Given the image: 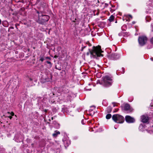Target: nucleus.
<instances>
[{
    "label": "nucleus",
    "mask_w": 153,
    "mask_h": 153,
    "mask_svg": "<svg viewBox=\"0 0 153 153\" xmlns=\"http://www.w3.org/2000/svg\"><path fill=\"white\" fill-rule=\"evenodd\" d=\"M85 47H85V46H83V47H82V48H83V49L82 50H83L84 48H85Z\"/></svg>",
    "instance_id": "nucleus-33"
},
{
    "label": "nucleus",
    "mask_w": 153,
    "mask_h": 153,
    "mask_svg": "<svg viewBox=\"0 0 153 153\" xmlns=\"http://www.w3.org/2000/svg\"><path fill=\"white\" fill-rule=\"evenodd\" d=\"M132 19V17L131 15H126L123 18V20L124 21L125 20H126V21H128V19H129V21L130 19Z\"/></svg>",
    "instance_id": "nucleus-11"
},
{
    "label": "nucleus",
    "mask_w": 153,
    "mask_h": 153,
    "mask_svg": "<svg viewBox=\"0 0 153 153\" xmlns=\"http://www.w3.org/2000/svg\"><path fill=\"white\" fill-rule=\"evenodd\" d=\"M112 83V78L109 76H106L103 79L102 83L105 86H109L111 85Z\"/></svg>",
    "instance_id": "nucleus-4"
},
{
    "label": "nucleus",
    "mask_w": 153,
    "mask_h": 153,
    "mask_svg": "<svg viewBox=\"0 0 153 153\" xmlns=\"http://www.w3.org/2000/svg\"><path fill=\"white\" fill-rule=\"evenodd\" d=\"M89 52L86 53L87 55H88L90 53L91 56H92L93 58L103 56V55L101 54V53L103 51L101 50V47L100 46L96 47L94 46L92 50H90L89 49Z\"/></svg>",
    "instance_id": "nucleus-1"
},
{
    "label": "nucleus",
    "mask_w": 153,
    "mask_h": 153,
    "mask_svg": "<svg viewBox=\"0 0 153 153\" xmlns=\"http://www.w3.org/2000/svg\"><path fill=\"white\" fill-rule=\"evenodd\" d=\"M46 59H49V57H46Z\"/></svg>",
    "instance_id": "nucleus-36"
},
{
    "label": "nucleus",
    "mask_w": 153,
    "mask_h": 153,
    "mask_svg": "<svg viewBox=\"0 0 153 153\" xmlns=\"http://www.w3.org/2000/svg\"><path fill=\"white\" fill-rule=\"evenodd\" d=\"M90 45H90V44H89V46H90Z\"/></svg>",
    "instance_id": "nucleus-39"
},
{
    "label": "nucleus",
    "mask_w": 153,
    "mask_h": 153,
    "mask_svg": "<svg viewBox=\"0 0 153 153\" xmlns=\"http://www.w3.org/2000/svg\"><path fill=\"white\" fill-rule=\"evenodd\" d=\"M108 56L110 59L114 60H116L118 59L120 57L119 54L115 53L109 54Z\"/></svg>",
    "instance_id": "nucleus-7"
},
{
    "label": "nucleus",
    "mask_w": 153,
    "mask_h": 153,
    "mask_svg": "<svg viewBox=\"0 0 153 153\" xmlns=\"http://www.w3.org/2000/svg\"><path fill=\"white\" fill-rule=\"evenodd\" d=\"M53 124L54 125V127L56 128H59L60 127V124L57 123L56 121H54L53 122Z\"/></svg>",
    "instance_id": "nucleus-12"
},
{
    "label": "nucleus",
    "mask_w": 153,
    "mask_h": 153,
    "mask_svg": "<svg viewBox=\"0 0 153 153\" xmlns=\"http://www.w3.org/2000/svg\"><path fill=\"white\" fill-rule=\"evenodd\" d=\"M141 121L143 123H147L149 122V118L147 115H143L141 116Z\"/></svg>",
    "instance_id": "nucleus-8"
},
{
    "label": "nucleus",
    "mask_w": 153,
    "mask_h": 153,
    "mask_svg": "<svg viewBox=\"0 0 153 153\" xmlns=\"http://www.w3.org/2000/svg\"><path fill=\"white\" fill-rule=\"evenodd\" d=\"M63 141L65 146H68L71 143L70 140L68 138H65L63 139Z\"/></svg>",
    "instance_id": "nucleus-10"
},
{
    "label": "nucleus",
    "mask_w": 153,
    "mask_h": 153,
    "mask_svg": "<svg viewBox=\"0 0 153 153\" xmlns=\"http://www.w3.org/2000/svg\"><path fill=\"white\" fill-rule=\"evenodd\" d=\"M112 104H113V105L114 107V106H116L115 104V103H114V102L112 103Z\"/></svg>",
    "instance_id": "nucleus-31"
},
{
    "label": "nucleus",
    "mask_w": 153,
    "mask_h": 153,
    "mask_svg": "<svg viewBox=\"0 0 153 153\" xmlns=\"http://www.w3.org/2000/svg\"><path fill=\"white\" fill-rule=\"evenodd\" d=\"M147 40V38L145 36H140L138 39L139 44L141 46L144 45L146 43Z\"/></svg>",
    "instance_id": "nucleus-6"
},
{
    "label": "nucleus",
    "mask_w": 153,
    "mask_h": 153,
    "mask_svg": "<svg viewBox=\"0 0 153 153\" xmlns=\"http://www.w3.org/2000/svg\"><path fill=\"white\" fill-rule=\"evenodd\" d=\"M44 60V59L43 57H41L40 59V61H41L42 62H43Z\"/></svg>",
    "instance_id": "nucleus-22"
},
{
    "label": "nucleus",
    "mask_w": 153,
    "mask_h": 153,
    "mask_svg": "<svg viewBox=\"0 0 153 153\" xmlns=\"http://www.w3.org/2000/svg\"><path fill=\"white\" fill-rule=\"evenodd\" d=\"M7 117H9L10 119H11L12 118V117L11 116H8Z\"/></svg>",
    "instance_id": "nucleus-29"
},
{
    "label": "nucleus",
    "mask_w": 153,
    "mask_h": 153,
    "mask_svg": "<svg viewBox=\"0 0 153 153\" xmlns=\"http://www.w3.org/2000/svg\"><path fill=\"white\" fill-rule=\"evenodd\" d=\"M114 128L115 129H116L117 128H115V127H114Z\"/></svg>",
    "instance_id": "nucleus-37"
},
{
    "label": "nucleus",
    "mask_w": 153,
    "mask_h": 153,
    "mask_svg": "<svg viewBox=\"0 0 153 153\" xmlns=\"http://www.w3.org/2000/svg\"><path fill=\"white\" fill-rule=\"evenodd\" d=\"M28 82H31L32 81V79L30 78H28Z\"/></svg>",
    "instance_id": "nucleus-25"
},
{
    "label": "nucleus",
    "mask_w": 153,
    "mask_h": 153,
    "mask_svg": "<svg viewBox=\"0 0 153 153\" xmlns=\"http://www.w3.org/2000/svg\"><path fill=\"white\" fill-rule=\"evenodd\" d=\"M117 21H116V22H115L116 23H117Z\"/></svg>",
    "instance_id": "nucleus-38"
},
{
    "label": "nucleus",
    "mask_w": 153,
    "mask_h": 153,
    "mask_svg": "<svg viewBox=\"0 0 153 153\" xmlns=\"http://www.w3.org/2000/svg\"><path fill=\"white\" fill-rule=\"evenodd\" d=\"M112 119L114 121L117 123H122L124 121V118L122 115L115 114L113 115Z\"/></svg>",
    "instance_id": "nucleus-3"
},
{
    "label": "nucleus",
    "mask_w": 153,
    "mask_h": 153,
    "mask_svg": "<svg viewBox=\"0 0 153 153\" xmlns=\"http://www.w3.org/2000/svg\"><path fill=\"white\" fill-rule=\"evenodd\" d=\"M152 19L150 16H147L146 17V22H149Z\"/></svg>",
    "instance_id": "nucleus-16"
},
{
    "label": "nucleus",
    "mask_w": 153,
    "mask_h": 153,
    "mask_svg": "<svg viewBox=\"0 0 153 153\" xmlns=\"http://www.w3.org/2000/svg\"><path fill=\"white\" fill-rule=\"evenodd\" d=\"M122 70H123V74L125 72L124 68H123Z\"/></svg>",
    "instance_id": "nucleus-26"
},
{
    "label": "nucleus",
    "mask_w": 153,
    "mask_h": 153,
    "mask_svg": "<svg viewBox=\"0 0 153 153\" xmlns=\"http://www.w3.org/2000/svg\"><path fill=\"white\" fill-rule=\"evenodd\" d=\"M147 131L149 133L151 134L153 132V125L152 126V127H151L150 128H148Z\"/></svg>",
    "instance_id": "nucleus-14"
},
{
    "label": "nucleus",
    "mask_w": 153,
    "mask_h": 153,
    "mask_svg": "<svg viewBox=\"0 0 153 153\" xmlns=\"http://www.w3.org/2000/svg\"><path fill=\"white\" fill-rule=\"evenodd\" d=\"M112 109V108L111 106H108L106 110L107 113H109L111 112Z\"/></svg>",
    "instance_id": "nucleus-15"
},
{
    "label": "nucleus",
    "mask_w": 153,
    "mask_h": 153,
    "mask_svg": "<svg viewBox=\"0 0 153 153\" xmlns=\"http://www.w3.org/2000/svg\"><path fill=\"white\" fill-rule=\"evenodd\" d=\"M144 127L142 124H140L139 127V129L140 131H143L144 130Z\"/></svg>",
    "instance_id": "nucleus-17"
},
{
    "label": "nucleus",
    "mask_w": 153,
    "mask_h": 153,
    "mask_svg": "<svg viewBox=\"0 0 153 153\" xmlns=\"http://www.w3.org/2000/svg\"><path fill=\"white\" fill-rule=\"evenodd\" d=\"M150 41L151 43L153 45V37L151 39Z\"/></svg>",
    "instance_id": "nucleus-24"
},
{
    "label": "nucleus",
    "mask_w": 153,
    "mask_h": 153,
    "mask_svg": "<svg viewBox=\"0 0 153 153\" xmlns=\"http://www.w3.org/2000/svg\"><path fill=\"white\" fill-rule=\"evenodd\" d=\"M7 113L10 114L12 116H13L14 115V114L13 112H11V113L9 112H8Z\"/></svg>",
    "instance_id": "nucleus-20"
},
{
    "label": "nucleus",
    "mask_w": 153,
    "mask_h": 153,
    "mask_svg": "<svg viewBox=\"0 0 153 153\" xmlns=\"http://www.w3.org/2000/svg\"><path fill=\"white\" fill-rule=\"evenodd\" d=\"M114 18V17L113 16L111 15L109 17V18L108 19V20H109V21L110 22H111L113 21Z\"/></svg>",
    "instance_id": "nucleus-18"
},
{
    "label": "nucleus",
    "mask_w": 153,
    "mask_h": 153,
    "mask_svg": "<svg viewBox=\"0 0 153 153\" xmlns=\"http://www.w3.org/2000/svg\"><path fill=\"white\" fill-rule=\"evenodd\" d=\"M126 25H124L122 27V28H123V27H126Z\"/></svg>",
    "instance_id": "nucleus-30"
},
{
    "label": "nucleus",
    "mask_w": 153,
    "mask_h": 153,
    "mask_svg": "<svg viewBox=\"0 0 153 153\" xmlns=\"http://www.w3.org/2000/svg\"><path fill=\"white\" fill-rule=\"evenodd\" d=\"M60 134V132L59 131H56L54 132L52 135L53 137H57L58 135L59 134Z\"/></svg>",
    "instance_id": "nucleus-13"
},
{
    "label": "nucleus",
    "mask_w": 153,
    "mask_h": 153,
    "mask_svg": "<svg viewBox=\"0 0 153 153\" xmlns=\"http://www.w3.org/2000/svg\"><path fill=\"white\" fill-rule=\"evenodd\" d=\"M47 62L48 64H51V62H50V61H47Z\"/></svg>",
    "instance_id": "nucleus-27"
},
{
    "label": "nucleus",
    "mask_w": 153,
    "mask_h": 153,
    "mask_svg": "<svg viewBox=\"0 0 153 153\" xmlns=\"http://www.w3.org/2000/svg\"><path fill=\"white\" fill-rule=\"evenodd\" d=\"M51 119V120H53V117H52Z\"/></svg>",
    "instance_id": "nucleus-35"
},
{
    "label": "nucleus",
    "mask_w": 153,
    "mask_h": 153,
    "mask_svg": "<svg viewBox=\"0 0 153 153\" xmlns=\"http://www.w3.org/2000/svg\"><path fill=\"white\" fill-rule=\"evenodd\" d=\"M122 108L124 111L128 113L132 112L133 111V109L128 104H125L122 106Z\"/></svg>",
    "instance_id": "nucleus-5"
},
{
    "label": "nucleus",
    "mask_w": 153,
    "mask_h": 153,
    "mask_svg": "<svg viewBox=\"0 0 153 153\" xmlns=\"http://www.w3.org/2000/svg\"><path fill=\"white\" fill-rule=\"evenodd\" d=\"M1 19H0V25L1 24Z\"/></svg>",
    "instance_id": "nucleus-34"
},
{
    "label": "nucleus",
    "mask_w": 153,
    "mask_h": 153,
    "mask_svg": "<svg viewBox=\"0 0 153 153\" xmlns=\"http://www.w3.org/2000/svg\"><path fill=\"white\" fill-rule=\"evenodd\" d=\"M132 24L133 25H134V24H135V22H132Z\"/></svg>",
    "instance_id": "nucleus-32"
},
{
    "label": "nucleus",
    "mask_w": 153,
    "mask_h": 153,
    "mask_svg": "<svg viewBox=\"0 0 153 153\" xmlns=\"http://www.w3.org/2000/svg\"><path fill=\"white\" fill-rule=\"evenodd\" d=\"M152 19H153V17L152 18Z\"/></svg>",
    "instance_id": "nucleus-40"
},
{
    "label": "nucleus",
    "mask_w": 153,
    "mask_h": 153,
    "mask_svg": "<svg viewBox=\"0 0 153 153\" xmlns=\"http://www.w3.org/2000/svg\"><path fill=\"white\" fill-rule=\"evenodd\" d=\"M125 120L126 122L128 123H133L135 121L134 118L128 115L126 116Z\"/></svg>",
    "instance_id": "nucleus-9"
},
{
    "label": "nucleus",
    "mask_w": 153,
    "mask_h": 153,
    "mask_svg": "<svg viewBox=\"0 0 153 153\" xmlns=\"http://www.w3.org/2000/svg\"><path fill=\"white\" fill-rule=\"evenodd\" d=\"M37 12L39 14V19L37 22L39 23L44 24L49 20V17L48 16L42 15V13H40L38 11H37Z\"/></svg>",
    "instance_id": "nucleus-2"
},
{
    "label": "nucleus",
    "mask_w": 153,
    "mask_h": 153,
    "mask_svg": "<svg viewBox=\"0 0 153 153\" xmlns=\"http://www.w3.org/2000/svg\"><path fill=\"white\" fill-rule=\"evenodd\" d=\"M81 123H82V124H84V120H82V121H81Z\"/></svg>",
    "instance_id": "nucleus-28"
},
{
    "label": "nucleus",
    "mask_w": 153,
    "mask_h": 153,
    "mask_svg": "<svg viewBox=\"0 0 153 153\" xmlns=\"http://www.w3.org/2000/svg\"><path fill=\"white\" fill-rule=\"evenodd\" d=\"M111 117V115L110 114H108L106 116V118L107 119H109Z\"/></svg>",
    "instance_id": "nucleus-19"
},
{
    "label": "nucleus",
    "mask_w": 153,
    "mask_h": 153,
    "mask_svg": "<svg viewBox=\"0 0 153 153\" xmlns=\"http://www.w3.org/2000/svg\"><path fill=\"white\" fill-rule=\"evenodd\" d=\"M151 109H152V107L153 108V101L152 102V103L151 104Z\"/></svg>",
    "instance_id": "nucleus-23"
},
{
    "label": "nucleus",
    "mask_w": 153,
    "mask_h": 153,
    "mask_svg": "<svg viewBox=\"0 0 153 153\" xmlns=\"http://www.w3.org/2000/svg\"><path fill=\"white\" fill-rule=\"evenodd\" d=\"M152 31L153 32V23H152L151 25Z\"/></svg>",
    "instance_id": "nucleus-21"
}]
</instances>
